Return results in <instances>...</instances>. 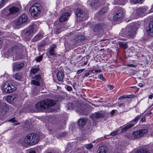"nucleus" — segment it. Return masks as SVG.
<instances>
[{
  "label": "nucleus",
  "mask_w": 153,
  "mask_h": 153,
  "mask_svg": "<svg viewBox=\"0 0 153 153\" xmlns=\"http://www.w3.org/2000/svg\"><path fill=\"white\" fill-rule=\"evenodd\" d=\"M148 34L150 37L153 36V21H152L149 24L147 28Z\"/></svg>",
  "instance_id": "obj_17"
},
{
  "label": "nucleus",
  "mask_w": 153,
  "mask_h": 153,
  "mask_svg": "<svg viewBox=\"0 0 153 153\" xmlns=\"http://www.w3.org/2000/svg\"><path fill=\"white\" fill-rule=\"evenodd\" d=\"M126 137L129 139H131L133 138L131 136V134H127L126 135Z\"/></svg>",
  "instance_id": "obj_55"
},
{
  "label": "nucleus",
  "mask_w": 153,
  "mask_h": 153,
  "mask_svg": "<svg viewBox=\"0 0 153 153\" xmlns=\"http://www.w3.org/2000/svg\"><path fill=\"white\" fill-rule=\"evenodd\" d=\"M3 90L7 93H11L16 90V88L13 85L10 84L9 82L7 81L3 84Z\"/></svg>",
  "instance_id": "obj_6"
},
{
  "label": "nucleus",
  "mask_w": 153,
  "mask_h": 153,
  "mask_svg": "<svg viewBox=\"0 0 153 153\" xmlns=\"http://www.w3.org/2000/svg\"><path fill=\"white\" fill-rule=\"evenodd\" d=\"M85 39V37L83 36L79 35L76 37L75 40L76 41H81Z\"/></svg>",
  "instance_id": "obj_39"
},
{
  "label": "nucleus",
  "mask_w": 153,
  "mask_h": 153,
  "mask_svg": "<svg viewBox=\"0 0 153 153\" xmlns=\"http://www.w3.org/2000/svg\"><path fill=\"white\" fill-rule=\"evenodd\" d=\"M118 133V131H115L111 132L110 134L107 135V136H109L110 135L114 136L116 135Z\"/></svg>",
  "instance_id": "obj_47"
},
{
  "label": "nucleus",
  "mask_w": 153,
  "mask_h": 153,
  "mask_svg": "<svg viewBox=\"0 0 153 153\" xmlns=\"http://www.w3.org/2000/svg\"><path fill=\"white\" fill-rule=\"evenodd\" d=\"M91 73L89 72L87 73H86L85 74V77H87Z\"/></svg>",
  "instance_id": "obj_62"
},
{
  "label": "nucleus",
  "mask_w": 153,
  "mask_h": 153,
  "mask_svg": "<svg viewBox=\"0 0 153 153\" xmlns=\"http://www.w3.org/2000/svg\"><path fill=\"white\" fill-rule=\"evenodd\" d=\"M29 153H36L34 151H30Z\"/></svg>",
  "instance_id": "obj_64"
},
{
  "label": "nucleus",
  "mask_w": 153,
  "mask_h": 153,
  "mask_svg": "<svg viewBox=\"0 0 153 153\" xmlns=\"http://www.w3.org/2000/svg\"><path fill=\"white\" fill-rule=\"evenodd\" d=\"M22 77V74L20 73H16L13 75V78L17 80H21Z\"/></svg>",
  "instance_id": "obj_31"
},
{
  "label": "nucleus",
  "mask_w": 153,
  "mask_h": 153,
  "mask_svg": "<svg viewBox=\"0 0 153 153\" xmlns=\"http://www.w3.org/2000/svg\"><path fill=\"white\" fill-rule=\"evenodd\" d=\"M6 0H0V8L2 7L6 3Z\"/></svg>",
  "instance_id": "obj_43"
},
{
  "label": "nucleus",
  "mask_w": 153,
  "mask_h": 153,
  "mask_svg": "<svg viewBox=\"0 0 153 153\" xmlns=\"http://www.w3.org/2000/svg\"><path fill=\"white\" fill-rule=\"evenodd\" d=\"M119 45L120 47L124 49H127L128 48V46L125 42H120L119 43Z\"/></svg>",
  "instance_id": "obj_37"
},
{
  "label": "nucleus",
  "mask_w": 153,
  "mask_h": 153,
  "mask_svg": "<svg viewBox=\"0 0 153 153\" xmlns=\"http://www.w3.org/2000/svg\"><path fill=\"white\" fill-rule=\"evenodd\" d=\"M27 17L26 15L22 14L15 20V24L16 25H19L25 23L27 22Z\"/></svg>",
  "instance_id": "obj_8"
},
{
  "label": "nucleus",
  "mask_w": 153,
  "mask_h": 153,
  "mask_svg": "<svg viewBox=\"0 0 153 153\" xmlns=\"http://www.w3.org/2000/svg\"><path fill=\"white\" fill-rule=\"evenodd\" d=\"M2 43H3V40L1 38H0V49L1 48V47L2 46Z\"/></svg>",
  "instance_id": "obj_59"
},
{
  "label": "nucleus",
  "mask_w": 153,
  "mask_h": 153,
  "mask_svg": "<svg viewBox=\"0 0 153 153\" xmlns=\"http://www.w3.org/2000/svg\"><path fill=\"white\" fill-rule=\"evenodd\" d=\"M115 113V110H112L110 112V114L111 116H113Z\"/></svg>",
  "instance_id": "obj_57"
},
{
  "label": "nucleus",
  "mask_w": 153,
  "mask_h": 153,
  "mask_svg": "<svg viewBox=\"0 0 153 153\" xmlns=\"http://www.w3.org/2000/svg\"><path fill=\"white\" fill-rule=\"evenodd\" d=\"M54 49L55 47L54 46H52L49 49L48 52L51 55H55L54 54Z\"/></svg>",
  "instance_id": "obj_38"
},
{
  "label": "nucleus",
  "mask_w": 153,
  "mask_h": 153,
  "mask_svg": "<svg viewBox=\"0 0 153 153\" xmlns=\"http://www.w3.org/2000/svg\"><path fill=\"white\" fill-rule=\"evenodd\" d=\"M65 88L68 91H71L73 89L71 87L68 85H65Z\"/></svg>",
  "instance_id": "obj_50"
},
{
  "label": "nucleus",
  "mask_w": 153,
  "mask_h": 153,
  "mask_svg": "<svg viewBox=\"0 0 153 153\" xmlns=\"http://www.w3.org/2000/svg\"><path fill=\"white\" fill-rule=\"evenodd\" d=\"M31 83L37 86H39L40 85V82H39L38 81H36L34 80H32L31 82Z\"/></svg>",
  "instance_id": "obj_42"
},
{
  "label": "nucleus",
  "mask_w": 153,
  "mask_h": 153,
  "mask_svg": "<svg viewBox=\"0 0 153 153\" xmlns=\"http://www.w3.org/2000/svg\"><path fill=\"white\" fill-rule=\"evenodd\" d=\"M77 19L78 21H83L85 19V13L82 10L77 9L75 12Z\"/></svg>",
  "instance_id": "obj_10"
},
{
  "label": "nucleus",
  "mask_w": 153,
  "mask_h": 153,
  "mask_svg": "<svg viewBox=\"0 0 153 153\" xmlns=\"http://www.w3.org/2000/svg\"><path fill=\"white\" fill-rule=\"evenodd\" d=\"M32 79H33V80H35L36 81H38L40 82L41 79V76L39 75H35L34 76L32 77Z\"/></svg>",
  "instance_id": "obj_41"
},
{
  "label": "nucleus",
  "mask_w": 153,
  "mask_h": 153,
  "mask_svg": "<svg viewBox=\"0 0 153 153\" xmlns=\"http://www.w3.org/2000/svg\"><path fill=\"white\" fill-rule=\"evenodd\" d=\"M90 117L91 119H94V118H95V112L91 114L90 115Z\"/></svg>",
  "instance_id": "obj_56"
},
{
  "label": "nucleus",
  "mask_w": 153,
  "mask_h": 153,
  "mask_svg": "<svg viewBox=\"0 0 153 153\" xmlns=\"http://www.w3.org/2000/svg\"><path fill=\"white\" fill-rule=\"evenodd\" d=\"M42 56H40L36 58L35 59L36 62H40L42 59Z\"/></svg>",
  "instance_id": "obj_49"
},
{
  "label": "nucleus",
  "mask_w": 153,
  "mask_h": 153,
  "mask_svg": "<svg viewBox=\"0 0 153 153\" xmlns=\"http://www.w3.org/2000/svg\"><path fill=\"white\" fill-rule=\"evenodd\" d=\"M16 97V96H6L7 102L10 104L13 103L14 99L17 98Z\"/></svg>",
  "instance_id": "obj_30"
},
{
  "label": "nucleus",
  "mask_w": 153,
  "mask_h": 153,
  "mask_svg": "<svg viewBox=\"0 0 153 153\" xmlns=\"http://www.w3.org/2000/svg\"><path fill=\"white\" fill-rule=\"evenodd\" d=\"M93 146V145L90 144H88L87 146H86V148L88 149H91Z\"/></svg>",
  "instance_id": "obj_52"
},
{
  "label": "nucleus",
  "mask_w": 153,
  "mask_h": 153,
  "mask_svg": "<svg viewBox=\"0 0 153 153\" xmlns=\"http://www.w3.org/2000/svg\"><path fill=\"white\" fill-rule=\"evenodd\" d=\"M37 29L36 24L34 23L30 25L27 29L33 34L36 32Z\"/></svg>",
  "instance_id": "obj_16"
},
{
  "label": "nucleus",
  "mask_w": 153,
  "mask_h": 153,
  "mask_svg": "<svg viewBox=\"0 0 153 153\" xmlns=\"http://www.w3.org/2000/svg\"><path fill=\"white\" fill-rule=\"evenodd\" d=\"M143 0H131L130 1L131 4H133L142 1Z\"/></svg>",
  "instance_id": "obj_45"
},
{
  "label": "nucleus",
  "mask_w": 153,
  "mask_h": 153,
  "mask_svg": "<svg viewBox=\"0 0 153 153\" xmlns=\"http://www.w3.org/2000/svg\"><path fill=\"white\" fill-rule=\"evenodd\" d=\"M85 70V69H82L77 71V74H80V73L82 72Z\"/></svg>",
  "instance_id": "obj_53"
},
{
  "label": "nucleus",
  "mask_w": 153,
  "mask_h": 153,
  "mask_svg": "<svg viewBox=\"0 0 153 153\" xmlns=\"http://www.w3.org/2000/svg\"><path fill=\"white\" fill-rule=\"evenodd\" d=\"M127 65L128 66H129L130 67H134L136 66L135 65L133 64H128Z\"/></svg>",
  "instance_id": "obj_61"
},
{
  "label": "nucleus",
  "mask_w": 153,
  "mask_h": 153,
  "mask_svg": "<svg viewBox=\"0 0 153 153\" xmlns=\"http://www.w3.org/2000/svg\"><path fill=\"white\" fill-rule=\"evenodd\" d=\"M88 3L93 8L97 9L100 6V4L98 0H94L91 1L89 0Z\"/></svg>",
  "instance_id": "obj_13"
},
{
  "label": "nucleus",
  "mask_w": 153,
  "mask_h": 153,
  "mask_svg": "<svg viewBox=\"0 0 153 153\" xmlns=\"http://www.w3.org/2000/svg\"><path fill=\"white\" fill-rule=\"evenodd\" d=\"M104 25L102 24H97L93 28V31L97 33L102 32L103 30Z\"/></svg>",
  "instance_id": "obj_15"
},
{
  "label": "nucleus",
  "mask_w": 153,
  "mask_h": 153,
  "mask_svg": "<svg viewBox=\"0 0 153 153\" xmlns=\"http://www.w3.org/2000/svg\"><path fill=\"white\" fill-rule=\"evenodd\" d=\"M87 119L86 118L80 119L78 122V124L81 127H83L86 124Z\"/></svg>",
  "instance_id": "obj_22"
},
{
  "label": "nucleus",
  "mask_w": 153,
  "mask_h": 153,
  "mask_svg": "<svg viewBox=\"0 0 153 153\" xmlns=\"http://www.w3.org/2000/svg\"><path fill=\"white\" fill-rule=\"evenodd\" d=\"M71 14V13L70 12L63 13L59 18V22H62L66 21L68 19V17Z\"/></svg>",
  "instance_id": "obj_18"
},
{
  "label": "nucleus",
  "mask_w": 153,
  "mask_h": 153,
  "mask_svg": "<svg viewBox=\"0 0 153 153\" xmlns=\"http://www.w3.org/2000/svg\"><path fill=\"white\" fill-rule=\"evenodd\" d=\"M65 28H64V25L63 24H61L60 25H59L54 30V33L56 34H59L62 31L64 30Z\"/></svg>",
  "instance_id": "obj_20"
},
{
  "label": "nucleus",
  "mask_w": 153,
  "mask_h": 153,
  "mask_svg": "<svg viewBox=\"0 0 153 153\" xmlns=\"http://www.w3.org/2000/svg\"><path fill=\"white\" fill-rule=\"evenodd\" d=\"M107 86L110 90H111L113 89L114 87V86L113 85H108Z\"/></svg>",
  "instance_id": "obj_58"
},
{
  "label": "nucleus",
  "mask_w": 153,
  "mask_h": 153,
  "mask_svg": "<svg viewBox=\"0 0 153 153\" xmlns=\"http://www.w3.org/2000/svg\"><path fill=\"white\" fill-rule=\"evenodd\" d=\"M82 98L83 99H82L83 100H85L86 101H88V103H89L90 104L91 103V102L90 101H88V100H87L86 99H85L83 98V97Z\"/></svg>",
  "instance_id": "obj_63"
},
{
  "label": "nucleus",
  "mask_w": 153,
  "mask_h": 153,
  "mask_svg": "<svg viewBox=\"0 0 153 153\" xmlns=\"http://www.w3.org/2000/svg\"><path fill=\"white\" fill-rule=\"evenodd\" d=\"M108 11V8L106 7H103L100 11H99L98 14L100 16L105 15Z\"/></svg>",
  "instance_id": "obj_25"
},
{
  "label": "nucleus",
  "mask_w": 153,
  "mask_h": 153,
  "mask_svg": "<svg viewBox=\"0 0 153 153\" xmlns=\"http://www.w3.org/2000/svg\"><path fill=\"white\" fill-rule=\"evenodd\" d=\"M136 14L137 15L141 16H142L143 15V14L142 10L141 8H138L137 10Z\"/></svg>",
  "instance_id": "obj_40"
},
{
  "label": "nucleus",
  "mask_w": 153,
  "mask_h": 153,
  "mask_svg": "<svg viewBox=\"0 0 153 153\" xmlns=\"http://www.w3.org/2000/svg\"><path fill=\"white\" fill-rule=\"evenodd\" d=\"M18 50V47L16 46H13L10 48L8 50L9 53L13 54V56L16 55Z\"/></svg>",
  "instance_id": "obj_23"
},
{
  "label": "nucleus",
  "mask_w": 153,
  "mask_h": 153,
  "mask_svg": "<svg viewBox=\"0 0 153 153\" xmlns=\"http://www.w3.org/2000/svg\"><path fill=\"white\" fill-rule=\"evenodd\" d=\"M123 11L121 9H119L117 11L116 14L114 16L113 18V20L116 21L119 20L123 16Z\"/></svg>",
  "instance_id": "obj_14"
},
{
  "label": "nucleus",
  "mask_w": 153,
  "mask_h": 153,
  "mask_svg": "<svg viewBox=\"0 0 153 153\" xmlns=\"http://www.w3.org/2000/svg\"><path fill=\"white\" fill-rule=\"evenodd\" d=\"M135 153H150V152L148 148H142L137 150Z\"/></svg>",
  "instance_id": "obj_26"
},
{
  "label": "nucleus",
  "mask_w": 153,
  "mask_h": 153,
  "mask_svg": "<svg viewBox=\"0 0 153 153\" xmlns=\"http://www.w3.org/2000/svg\"><path fill=\"white\" fill-rule=\"evenodd\" d=\"M41 8L39 3H36L32 6L29 9V12L32 16H36L41 12Z\"/></svg>",
  "instance_id": "obj_5"
},
{
  "label": "nucleus",
  "mask_w": 153,
  "mask_h": 153,
  "mask_svg": "<svg viewBox=\"0 0 153 153\" xmlns=\"http://www.w3.org/2000/svg\"><path fill=\"white\" fill-rule=\"evenodd\" d=\"M45 126L47 127L50 133L54 134L58 138L65 137L68 134V132L66 131L60 132L58 134H57L58 129L54 127V125L51 123H46Z\"/></svg>",
  "instance_id": "obj_2"
},
{
  "label": "nucleus",
  "mask_w": 153,
  "mask_h": 153,
  "mask_svg": "<svg viewBox=\"0 0 153 153\" xmlns=\"http://www.w3.org/2000/svg\"><path fill=\"white\" fill-rule=\"evenodd\" d=\"M146 121V117L145 116H143L140 119V121L141 122H143Z\"/></svg>",
  "instance_id": "obj_54"
},
{
  "label": "nucleus",
  "mask_w": 153,
  "mask_h": 153,
  "mask_svg": "<svg viewBox=\"0 0 153 153\" xmlns=\"http://www.w3.org/2000/svg\"><path fill=\"white\" fill-rule=\"evenodd\" d=\"M133 127V125H130L129 124L126 126L124 127L123 128H122L121 131V133L127 131L128 129H129Z\"/></svg>",
  "instance_id": "obj_33"
},
{
  "label": "nucleus",
  "mask_w": 153,
  "mask_h": 153,
  "mask_svg": "<svg viewBox=\"0 0 153 153\" xmlns=\"http://www.w3.org/2000/svg\"><path fill=\"white\" fill-rule=\"evenodd\" d=\"M143 12V14L145 13H147V11L148 9V7H145L141 8Z\"/></svg>",
  "instance_id": "obj_44"
},
{
  "label": "nucleus",
  "mask_w": 153,
  "mask_h": 153,
  "mask_svg": "<svg viewBox=\"0 0 153 153\" xmlns=\"http://www.w3.org/2000/svg\"><path fill=\"white\" fill-rule=\"evenodd\" d=\"M57 76L59 81H62L64 76L63 73L61 71L58 72L57 74Z\"/></svg>",
  "instance_id": "obj_28"
},
{
  "label": "nucleus",
  "mask_w": 153,
  "mask_h": 153,
  "mask_svg": "<svg viewBox=\"0 0 153 153\" xmlns=\"http://www.w3.org/2000/svg\"><path fill=\"white\" fill-rule=\"evenodd\" d=\"M65 97L68 96H54V98L56 99L55 100L48 99H45L37 103L35 107L38 111H42L54 106L57 102L62 101L65 99L64 97Z\"/></svg>",
  "instance_id": "obj_1"
},
{
  "label": "nucleus",
  "mask_w": 153,
  "mask_h": 153,
  "mask_svg": "<svg viewBox=\"0 0 153 153\" xmlns=\"http://www.w3.org/2000/svg\"><path fill=\"white\" fill-rule=\"evenodd\" d=\"M136 34L135 29L134 28H130L128 30V34L129 35L132 36Z\"/></svg>",
  "instance_id": "obj_34"
},
{
  "label": "nucleus",
  "mask_w": 153,
  "mask_h": 153,
  "mask_svg": "<svg viewBox=\"0 0 153 153\" xmlns=\"http://www.w3.org/2000/svg\"><path fill=\"white\" fill-rule=\"evenodd\" d=\"M33 34L27 29L24 30L22 33L23 36L26 39H29L32 36Z\"/></svg>",
  "instance_id": "obj_19"
},
{
  "label": "nucleus",
  "mask_w": 153,
  "mask_h": 153,
  "mask_svg": "<svg viewBox=\"0 0 153 153\" xmlns=\"http://www.w3.org/2000/svg\"><path fill=\"white\" fill-rule=\"evenodd\" d=\"M19 10L18 7L13 6L8 9L7 13L6 14L7 16H9L12 14H15Z\"/></svg>",
  "instance_id": "obj_12"
},
{
  "label": "nucleus",
  "mask_w": 153,
  "mask_h": 153,
  "mask_svg": "<svg viewBox=\"0 0 153 153\" xmlns=\"http://www.w3.org/2000/svg\"><path fill=\"white\" fill-rule=\"evenodd\" d=\"M89 71L92 72L93 73H100L101 72V70L100 69L97 70H89Z\"/></svg>",
  "instance_id": "obj_48"
},
{
  "label": "nucleus",
  "mask_w": 153,
  "mask_h": 153,
  "mask_svg": "<svg viewBox=\"0 0 153 153\" xmlns=\"http://www.w3.org/2000/svg\"><path fill=\"white\" fill-rule=\"evenodd\" d=\"M105 114L104 113L97 111L95 112V118L98 119L104 117Z\"/></svg>",
  "instance_id": "obj_29"
},
{
  "label": "nucleus",
  "mask_w": 153,
  "mask_h": 153,
  "mask_svg": "<svg viewBox=\"0 0 153 153\" xmlns=\"http://www.w3.org/2000/svg\"><path fill=\"white\" fill-rule=\"evenodd\" d=\"M13 70L14 71L16 70H19L24 66V64L22 63L19 64L18 63H15L13 64Z\"/></svg>",
  "instance_id": "obj_21"
},
{
  "label": "nucleus",
  "mask_w": 153,
  "mask_h": 153,
  "mask_svg": "<svg viewBox=\"0 0 153 153\" xmlns=\"http://www.w3.org/2000/svg\"><path fill=\"white\" fill-rule=\"evenodd\" d=\"M97 152L98 153H106L107 150L104 147L101 146L99 148Z\"/></svg>",
  "instance_id": "obj_35"
},
{
  "label": "nucleus",
  "mask_w": 153,
  "mask_h": 153,
  "mask_svg": "<svg viewBox=\"0 0 153 153\" xmlns=\"http://www.w3.org/2000/svg\"><path fill=\"white\" fill-rule=\"evenodd\" d=\"M39 70L38 68H32L30 69V72L31 74H34L37 73Z\"/></svg>",
  "instance_id": "obj_36"
},
{
  "label": "nucleus",
  "mask_w": 153,
  "mask_h": 153,
  "mask_svg": "<svg viewBox=\"0 0 153 153\" xmlns=\"http://www.w3.org/2000/svg\"><path fill=\"white\" fill-rule=\"evenodd\" d=\"M30 125H31V124L30 123V124H28V126H29V127H28L27 125V123H26V124L25 123V126L27 128H30Z\"/></svg>",
  "instance_id": "obj_60"
},
{
  "label": "nucleus",
  "mask_w": 153,
  "mask_h": 153,
  "mask_svg": "<svg viewBox=\"0 0 153 153\" xmlns=\"http://www.w3.org/2000/svg\"><path fill=\"white\" fill-rule=\"evenodd\" d=\"M85 107V105L83 103V102L82 101L81 104H80L79 107L78 108V112L81 114L88 115L90 113V112Z\"/></svg>",
  "instance_id": "obj_9"
},
{
  "label": "nucleus",
  "mask_w": 153,
  "mask_h": 153,
  "mask_svg": "<svg viewBox=\"0 0 153 153\" xmlns=\"http://www.w3.org/2000/svg\"><path fill=\"white\" fill-rule=\"evenodd\" d=\"M148 131L146 129H142L136 130L133 132L132 136L135 139H137L143 136Z\"/></svg>",
  "instance_id": "obj_7"
},
{
  "label": "nucleus",
  "mask_w": 153,
  "mask_h": 153,
  "mask_svg": "<svg viewBox=\"0 0 153 153\" xmlns=\"http://www.w3.org/2000/svg\"><path fill=\"white\" fill-rule=\"evenodd\" d=\"M71 97H72L73 101H74V100H75V101L67 104L68 109L71 110L75 109L78 111V108L79 107L80 104H81L82 101L78 99H77V100H76L75 98H74L73 96H71ZM64 98L65 99L63 100H65L66 98L67 100H70L71 99H72V97H70V96H68V97H64Z\"/></svg>",
  "instance_id": "obj_4"
},
{
  "label": "nucleus",
  "mask_w": 153,
  "mask_h": 153,
  "mask_svg": "<svg viewBox=\"0 0 153 153\" xmlns=\"http://www.w3.org/2000/svg\"><path fill=\"white\" fill-rule=\"evenodd\" d=\"M140 117L141 115H137L130 122L129 124L133 125V126H134L137 123L138 120L140 118Z\"/></svg>",
  "instance_id": "obj_24"
},
{
  "label": "nucleus",
  "mask_w": 153,
  "mask_h": 153,
  "mask_svg": "<svg viewBox=\"0 0 153 153\" xmlns=\"http://www.w3.org/2000/svg\"><path fill=\"white\" fill-rule=\"evenodd\" d=\"M135 96H120V97L118 98V99L120 100L126 98H133Z\"/></svg>",
  "instance_id": "obj_46"
},
{
  "label": "nucleus",
  "mask_w": 153,
  "mask_h": 153,
  "mask_svg": "<svg viewBox=\"0 0 153 153\" xmlns=\"http://www.w3.org/2000/svg\"><path fill=\"white\" fill-rule=\"evenodd\" d=\"M40 139L39 136L34 133L28 134L25 138V143L30 145L36 144Z\"/></svg>",
  "instance_id": "obj_3"
},
{
  "label": "nucleus",
  "mask_w": 153,
  "mask_h": 153,
  "mask_svg": "<svg viewBox=\"0 0 153 153\" xmlns=\"http://www.w3.org/2000/svg\"><path fill=\"white\" fill-rule=\"evenodd\" d=\"M43 37V35L41 33H38L33 38V40L34 41H37L39 40Z\"/></svg>",
  "instance_id": "obj_32"
},
{
  "label": "nucleus",
  "mask_w": 153,
  "mask_h": 153,
  "mask_svg": "<svg viewBox=\"0 0 153 153\" xmlns=\"http://www.w3.org/2000/svg\"><path fill=\"white\" fill-rule=\"evenodd\" d=\"M8 121L13 123V125L14 126L21 124L20 123L17 122L18 121L16 119V117H13L10 119Z\"/></svg>",
  "instance_id": "obj_27"
},
{
  "label": "nucleus",
  "mask_w": 153,
  "mask_h": 153,
  "mask_svg": "<svg viewBox=\"0 0 153 153\" xmlns=\"http://www.w3.org/2000/svg\"><path fill=\"white\" fill-rule=\"evenodd\" d=\"M98 77L99 79L102 80L103 81H105V79L104 78L103 75L102 74L99 75L98 76Z\"/></svg>",
  "instance_id": "obj_51"
},
{
  "label": "nucleus",
  "mask_w": 153,
  "mask_h": 153,
  "mask_svg": "<svg viewBox=\"0 0 153 153\" xmlns=\"http://www.w3.org/2000/svg\"><path fill=\"white\" fill-rule=\"evenodd\" d=\"M9 108L7 104L5 102H2L0 104V110L2 114H5L8 110Z\"/></svg>",
  "instance_id": "obj_11"
}]
</instances>
